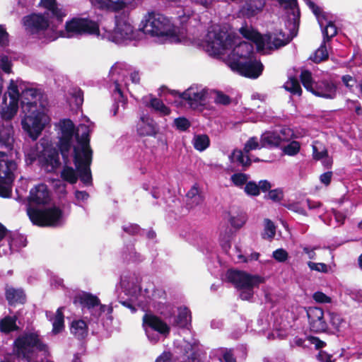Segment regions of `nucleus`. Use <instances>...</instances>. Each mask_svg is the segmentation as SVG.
Here are the masks:
<instances>
[{"mask_svg": "<svg viewBox=\"0 0 362 362\" xmlns=\"http://www.w3.org/2000/svg\"><path fill=\"white\" fill-rule=\"evenodd\" d=\"M328 58V52L324 41L320 47L315 51L310 59L315 63H320Z\"/></svg>", "mask_w": 362, "mask_h": 362, "instance_id": "79ce46f5", "label": "nucleus"}, {"mask_svg": "<svg viewBox=\"0 0 362 362\" xmlns=\"http://www.w3.org/2000/svg\"><path fill=\"white\" fill-rule=\"evenodd\" d=\"M284 88L286 90L293 94L300 95L302 89L298 81L295 78H290L284 84Z\"/></svg>", "mask_w": 362, "mask_h": 362, "instance_id": "37998d69", "label": "nucleus"}, {"mask_svg": "<svg viewBox=\"0 0 362 362\" xmlns=\"http://www.w3.org/2000/svg\"><path fill=\"white\" fill-rule=\"evenodd\" d=\"M298 16L296 15L295 11H293L292 22L289 23V30L291 37L279 32V33H272L262 35L252 28L247 26L243 27L240 29V33L247 40L253 42L259 51L264 53L268 51L278 49L287 45L291 39L296 35V28L298 26Z\"/></svg>", "mask_w": 362, "mask_h": 362, "instance_id": "7ed1b4c3", "label": "nucleus"}, {"mask_svg": "<svg viewBox=\"0 0 362 362\" xmlns=\"http://www.w3.org/2000/svg\"><path fill=\"white\" fill-rule=\"evenodd\" d=\"M282 192L279 189L270 190L267 194V197L274 202L280 201L282 199Z\"/></svg>", "mask_w": 362, "mask_h": 362, "instance_id": "0e129e2a", "label": "nucleus"}, {"mask_svg": "<svg viewBox=\"0 0 362 362\" xmlns=\"http://www.w3.org/2000/svg\"><path fill=\"white\" fill-rule=\"evenodd\" d=\"M100 30L101 35L99 38L105 39L116 44H122L136 40L137 37V31L134 30L131 22L126 18L117 19L113 31H107L105 29Z\"/></svg>", "mask_w": 362, "mask_h": 362, "instance_id": "9b49d317", "label": "nucleus"}, {"mask_svg": "<svg viewBox=\"0 0 362 362\" xmlns=\"http://www.w3.org/2000/svg\"><path fill=\"white\" fill-rule=\"evenodd\" d=\"M59 148L64 160L69 159L73 149L74 163L81 182L89 185L92 183L90 165L92 161V150L89 145V127L80 124L75 132L71 120L64 119L59 122Z\"/></svg>", "mask_w": 362, "mask_h": 362, "instance_id": "f03ea898", "label": "nucleus"}, {"mask_svg": "<svg viewBox=\"0 0 362 362\" xmlns=\"http://www.w3.org/2000/svg\"><path fill=\"white\" fill-rule=\"evenodd\" d=\"M247 179V175L244 173H235L231 176L233 183L238 187L245 185Z\"/></svg>", "mask_w": 362, "mask_h": 362, "instance_id": "864d4df0", "label": "nucleus"}, {"mask_svg": "<svg viewBox=\"0 0 362 362\" xmlns=\"http://www.w3.org/2000/svg\"><path fill=\"white\" fill-rule=\"evenodd\" d=\"M175 354L180 362H199L197 354V344L183 340L176 346Z\"/></svg>", "mask_w": 362, "mask_h": 362, "instance_id": "412c9836", "label": "nucleus"}, {"mask_svg": "<svg viewBox=\"0 0 362 362\" xmlns=\"http://www.w3.org/2000/svg\"><path fill=\"white\" fill-rule=\"evenodd\" d=\"M341 81L344 86L350 90H352L354 87L356 85L357 80L350 75H344L341 77Z\"/></svg>", "mask_w": 362, "mask_h": 362, "instance_id": "bf43d9fd", "label": "nucleus"}, {"mask_svg": "<svg viewBox=\"0 0 362 362\" xmlns=\"http://www.w3.org/2000/svg\"><path fill=\"white\" fill-rule=\"evenodd\" d=\"M192 144L196 150L203 151L209 146L210 140L206 134H197L193 137Z\"/></svg>", "mask_w": 362, "mask_h": 362, "instance_id": "e433bc0d", "label": "nucleus"}, {"mask_svg": "<svg viewBox=\"0 0 362 362\" xmlns=\"http://www.w3.org/2000/svg\"><path fill=\"white\" fill-rule=\"evenodd\" d=\"M264 5L265 0H247L241 9V13L247 18L253 17L262 12Z\"/></svg>", "mask_w": 362, "mask_h": 362, "instance_id": "cd10ccee", "label": "nucleus"}, {"mask_svg": "<svg viewBox=\"0 0 362 362\" xmlns=\"http://www.w3.org/2000/svg\"><path fill=\"white\" fill-rule=\"evenodd\" d=\"M27 214L32 223L39 226H59L63 221L62 211L55 206L43 211L28 207Z\"/></svg>", "mask_w": 362, "mask_h": 362, "instance_id": "f8f14e48", "label": "nucleus"}, {"mask_svg": "<svg viewBox=\"0 0 362 362\" xmlns=\"http://www.w3.org/2000/svg\"><path fill=\"white\" fill-rule=\"evenodd\" d=\"M84 35H90L100 37L101 30L98 24L90 19L74 18L65 23L64 30L59 32V37L66 38L78 37Z\"/></svg>", "mask_w": 362, "mask_h": 362, "instance_id": "9d476101", "label": "nucleus"}, {"mask_svg": "<svg viewBox=\"0 0 362 362\" xmlns=\"http://www.w3.org/2000/svg\"><path fill=\"white\" fill-rule=\"evenodd\" d=\"M313 158L315 160H320L326 168L331 167L332 159L328 155L327 150L325 145L317 141H315L312 145Z\"/></svg>", "mask_w": 362, "mask_h": 362, "instance_id": "bb28decb", "label": "nucleus"}, {"mask_svg": "<svg viewBox=\"0 0 362 362\" xmlns=\"http://www.w3.org/2000/svg\"><path fill=\"white\" fill-rule=\"evenodd\" d=\"M42 352L46 357L48 355V349L42 341L37 332L28 331L21 334L13 343V354L18 358L25 360L26 362H38L35 360V352ZM41 362H52L48 360Z\"/></svg>", "mask_w": 362, "mask_h": 362, "instance_id": "20e7f679", "label": "nucleus"}, {"mask_svg": "<svg viewBox=\"0 0 362 362\" xmlns=\"http://www.w3.org/2000/svg\"><path fill=\"white\" fill-rule=\"evenodd\" d=\"M307 316L312 331L321 332L327 329V323L324 317V311L322 308L317 307L308 308Z\"/></svg>", "mask_w": 362, "mask_h": 362, "instance_id": "4be33fe9", "label": "nucleus"}, {"mask_svg": "<svg viewBox=\"0 0 362 362\" xmlns=\"http://www.w3.org/2000/svg\"><path fill=\"white\" fill-rule=\"evenodd\" d=\"M63 309V307L59 308L54 318L50 320L52 321V332L54 334L60 332L64 329V315L62 312Z\"/></svg>", "mask_w": 362, "mask_h": 362, "instance_id": "58836bf2", "label": "nucleus"}, {"mask_svg": "<svg viewBox=\"0 0 362 362\" xmlns=\"http://www.w3.org/2000/svg\"><path fill=\"white\" fill-rule=\"evenodd\" d=\"M214 101L216 103L218 104H222V105H227L230 103V98L228 95L220 93V92H216L215 93V97H214Z\"/></svg>", "mask_w": 362, "mask_h": 362, "instance_id": "680f3d73", "label": "nucleus"}, {"mask_svg": "<svg viewBox=\"0 0 362 362\" xmlns=\"http://www.w3.org/2000/svg\"><path fill=\"white\" fill-rule=\"evenodd\" d=\"M228 219L233 227L240 228L246 223L247 215L242 211L230 210L228 212Z\"/></svg>", "mask_w": 362, "mask_h": 362, "instance_id": "473e14b6", "label": "nucleus"}, {"mask_svg": "<svg viewBox=\"0 0 362 362\" xmlns=\"http://www.w3.org/2000/svg\"><path fill=\"white\" fill-rule=\"evenodd\" d=\"M23 112L25 115L21 122L22 129L30 138L35 141L41 135L46 126L49 124L50 118L46 114L45 108Z\"/></svg>", "mask_w": 362, "mask_h": 362, "instance_id": "1a4fd4ad", "label": "nucleus"}, {"mask_svg": "<svg viewBox=\"0 0 362 362\" xmlns=\"http://www.w3.org/2000/svg\"><path fill=\"white\" fill-rule=\"evenodd\" d=\"M11 59L6 55L0 56V68L7 74L11 73Z\"/></svg>", "mask_w": 362, "mask_h": 362, "instance_id": "5fc2aeb1", "label": "nucleus"}, {"mask_svg": "<svg viewBox=\"0 0 362 362\" xmlns=\"http://www.w3.org/2000/svg\"><path fill=\"white\" fill-rule=\"evenodd\" d=\"M172 356L169 352H164L156 361V362H171Z\"/></svg>", "mask_w": 362, "mask_h": 362, "instance_id": "774afa93", "label": "nucleus"}, {"mask_svg": "<svg viewBox=\"0 0 362 362\" xmlns=\"http://www.w3.org/2000/svg\"><path fill=\"white\" fill-rule=\"evenodd\" d=\"M305 1L307 5L313 11V13L316 16L318 23L320 24V26L322 28L325 27V28L322 30V33L324 36V44H326L327 41H328L330 38H332L337 34V28L332 23L331 18L329 16V14L321 11L320 8L315 5V3L313 2L312 1Z\"/></svg>", "mask_w": 362, "mask_h": 362, "instance_id": "6ab92c4d", "label": "nucleus"}, {"mask_svg": "<svg viewBox=\"0 0 362 362\" xmlns=\"http://www.w3.org/2000/svg\"><path fill=\"white\" fill-rule=\"evenodd\" d=\"M110 80L113 81L115 91L122 95V88L129 89L130 83L138 85L141 77L138 70L131 66L122 63L115 64L110 71Z\"/></svg>", "mask_w": 362, "mask_h": 362, "instance_id": "6e6552de", "label": "nucleus"}, {"mask_svg": "<svg viewBox=\"0 0 362 362\" xmlns=\"http://www.w3.org/2000/svg\"><path fill=\"white\" fill-rule=\"evenodd\" d=\"M191 322L190 312L187 308H178V313L175 317L174 325L180 327H187Z\"/></svg>", "mask_w": 362, "mask_h": 362, "instance_id": "72a5a7b5", "label": "nucleus"}, {"mask_svg": "<svg viewBox=\"0 0 362 362\" xmlns=\"http://www.w3.org/2000/svg\"><path fill=\"white\" fill-rule=\"evenodd\" d=\"M91 4L100 9L117 11L123 9L130 0H89Z\"/></svg>", "mask_w": 362, "mask_h": 362, "instance_id": "a878e982", "label": "nucleus"}, {"mask_svg": "<svg viewBox=\"0 0 362 362\" xmlns=\"http://www.w3.org/2000/svg\"><path fill=\"white\" fill-rule=\"evenodd\" d=\"M264 146H262V141H259L257 137L250 138L245 144L244 153L248 154L251 151L260 149Z\"/></svg>", "mask_w": 362, "mask_h": 362, "instance_id": "de8ad7c7", "label": "nucleus"}, {"mask_svg": "<svg viewBox=\"0 0 362 362\" xmlns=\"http://www.w3.org/2000/svg\"><path fill=\"white\" fill-rule=\"evenodd\" d=\"M40 6L47 9L49 15L56 17L59 21L66 15L65 11L59 8L56 0H40Z\"/></svg>", "mask_w": 362, "mask_h": 362, "instance_id": "c85d7f7f", "label": "nucleus"}, {"mask_svg": "<svg viewBox=\"0 0 362 362\" xmlns=\"http://www.w3.org/2000/svg\"><path fill=\"white\" fill-rule=\"evenodd\" d=\"M230 158L233 162H238L243 166L250 165L252 161H264V160H260L257 158H252L249 154L245 156L242 151L237 149L233 151L231 156H230Z\"/></svg>", "mask_w": 362, "mask_h": 362, "instance_id": "2f4dec72", "label": "nucleus"}, {"mask_svg": "<svg viewBox=\"0 0 362 362\" xmlns=\"http://www.w3.org/2000/svg\"><path fill=\"white\" fill-rule=\"evenodd\" d=\"M12 141L11 129H8L5 134L0 133V142L3 144L10 145Z\"/></svg>", "mask_w": 362, "mask_h": 362, "instance_id": "69168bd1", "label": "nucleus"}, {"mask_svg": "<svg viewBox=\"0 0 362 362\" xmlns=\"http://www.w3.org/2000/svg\"><path fill=\"white\" fill-rule=\"evenodd\" d=\"M308 266L311 270L322 273H327L328 272L327 265L325 263H315L313 262H308Z\"/></svg>", "mask_w": 362, "mask_h": 362, "instance_id": "13d9d810", "label": "nucleus"}, {"mask_svg": "<svg viewBox=\"0 0 362 362\" xmlns=\"http://www.w3.org/2000/svg\"><path fill=\"white\" fill-rule=\"evenodd\" d=\"M25 31L40 39L52 41L59 37L57 26L51 20L48 12L45 13H33L22 19Z\"/></svg>", "mask_w": 362, "mask_h": 362, "instance_id": "39448f33", "label": "nucleus"}, {"mask_svg": "<svg viewBox=\"0 0 362 362\" xmlns=\"http://www.w3.org/2000/svg\"><path fill=\"white\" fill-rule=\"evenodd\" d=\"M140 30L151 36H171L174 33L173 25L165 16L156 13H146L140 24Z\"/></svg>", "mask_w": 362, "mask_h": 362, "instance_id": "423d86ee", "label": "nucleus"}, {"mask_svg": "<svg viewBox=\"0 0 362 362\" xmlns=\"http://www.w3.org/2000/svg\"><path fill=\"white\" fill-rule=\"evenodd\" d=\"M208 94V90L204 87L194 84L184 91L180 97L192 109L197 110L205 105Z\"/></svg>", "mask_w": 362, "mask_h": 362, "instance_id": "a211bd4d", "label": "nucleus"}, {"mask_svg": "<svg viewBox=\"0 0 362 362\" xmlns=\"http://www.w3.org/2000/svg\"><path fill=\"white\" fill-rule=\"evenodd\" d=\"M220 360L224 362H236L235 358L234 357L232 351L228 350L227 349H220L218 351Z\"/></svg>", "mask_w": 362, "mask_h": 362, "instance_id": "8fccbe9b", "label": "nucleus"}, {"mask_svg": "<svg viewBox=\"0 0 362 362\" xmlns=\"http://www.w3.org/2000/svg\"><path fill=\"white\" fill-rule=\"evenodd\" d=\"M314 95L327 99H334L337 94V86L332 81L324 80L315 84Z\"/></svg>", "mask_w": 362, "mask_h": 362, "instance_id": "5701e85b", "label": "nucleus"}, {"mask_svg": "<svg viewBox=\"0 0 362 362\" xmlns=\"http://www.w3.org/2000/svg\"><path fill=\"white\" fill-rule=\"evenodd\" d=\"M121 285L127 295H129L132 299H136L141 293L140 287L134 278H131L130 279H122L121 280Z\"/></svg>", "mask_w": 362, "mask_h": 362, "instance_id": "c756f323", "label": "nucleus"}, {"mask_svg": "<svg viewBox=\"0 0 362 362\" xmlns=\"http://www.w3.org/2000/svg\"><path fill=\"white\" fill-rule=\"evenodd\" d=\"M300 80L303 86L310 92H313L315 84L313 81L312 74L309 71H302L300 74Z\"/></svg>", "mask_w": 362, "mask_h": 362, "instance_id": "a18cd8bd", "label": "nucleus"}, {"mask_svg": "<svg viewBox=\"0 0 362 362\" xmlns=\"http://www.w3.org/2000/svg\"><path fill=\"white\" fill-rule=\"evenodd\" d=\"M80 303L86 306L93 315L100 317L103 314L107 319L112 320V308L100 304L99 299L90 293H82L78 296Z\"/></svg>", "mask_w": 362, "mask_h": 362, "instance_id": "aec40b11", "label": "nucleus"}, {"mask_svg": "<svg viewBox=\"0 0 362 362\" xmlns=\"http://www.w3.org/2000/svg\"><path fill=\"white\" fill-rule=\"evenodd\" d=\"M329 322L332 325V327L337 330L339 331L341 328H343L346 325L345 320L342 318V317L336 313H329Z\"/></svg>", "mask_w": 362, "mask_h": 362, "instance_id": "c03bdc74", "label": "nucleus"}, {"mask_svg": "<svg viewBox=\"0 0 362 362\" xmlns=\"http://www.w3.org/2000/svg\"><path fill=\"white\" fill-rule=\"evenodd\" d=\"M30 200L38 205L47 204L50 200V197L47 185L40 184L33 188L30 192Z\"/></svg>", "mask_w": 362, "mask_h": 362, "instance_id": "393cba45", "label": "nucleus"}, {"mask_svg": "<svg viewBox=\"0 0 362 362\" xmlns=\"http://www.w3.org/2000/svg\"><path fill=\"white\" fill-rule=\"evenodd\" d=\"M71 95L73 98H74L76 105L78 107L81 105L83 101L82 91L80 89H74Z\"/></svg>", "mask_w": 362, "mask_h": 362, "instance_id": "e2e57ef3", "label": "nucleus"}, {"mask_svg": "<svg viewBox=\"0 0 362 362\" xmlns=\"http://www.w3.org/2000/svg\"><path fill=\"white\" fill-rule=\"evenodd\" d=\"M174 124L180 131H186L190 127L189 121L185 117H178L174 119Z\"/></svg>", "mask_w": 362, "mask_h": 362, "instance_id": "3c124183", "label": "nucleus"}, {"mask_svg": "<svg viewBox=\"0 0 362 362\" xmlns=\"http://www.w3.org/2000/svg\"><path fill=\"white\" fill-rule=\"evenodd\" d=\"M300 149V144L299 142L293 141L283 148L284 154L293 156L298 153Z\"/></svg>", "mask_w": 362, "mask_h": 362, "instance_id": "09e8293b", "label": "nucleus"}, {"mask_svg": "<svg viewBox=\"0 0 362 362\" xmlns=\"http://www.w3.org/2000/svg\"><path fill=\"white\" fill-rule=\"evenodd\" d=\"M206 41L211 54L224 55L232 49L226 63L233 71L252 78H257L262 74L263 65L255 57L251 43L216 29L208 32Z\"/></svg>", "mask_w": 362, "mask_h": 362, "instance_id": "f257e3e1", "label": "nucleus"}, {"mask_svg": "<svg viewBox=\"0 0 362 362\" xmlns=\"http://www.w3.org/2000/svg\"><path fill=\"white\" fill-rule=\"evenodd\" d=\"M6 299L10 304L16 303H23L25 300V294L22 290L13 288H8L6 293Z\"/></svg>", "mask_w": 362, "mask_h": 362, "instance_id": "c9c22d12", "label": "nucleus"}, {"mask_svg": "<svg viewBox=\"0 0 362 362\" xmlns=\"http://www.w3.org/2000/svg\"><path fill=\"white\" fill-rule=\"evenodd\" d=\"M71 332L77 338L83 339L88 333V327L85 321L78 320L72 322Z\"/></svg>", "mask_w": 362, "mask_h": 362, "instance_id": "f704fd0d", "label": "nucleus"}, {"mask_svg": "<svg viewBox=\"0 0 362 362\" xmlns=\"http://www.w3.org/2000/svg\"><path fill=\"white\" fill-rule=\"evenodd\" d=\"M186 197V203L189 208H194L201 204L204 201V197L197 185L191 187L187 193Z\"/></svg>", "mask_w": 362, "mask_h": 362, "instance_id": "7c9ffc66", "label": "nucleus"}, {"mask_svg": "<svg viewBox=\"0 0 362 362\" xmlns=\"http://www.w3.org/2000/svg\"><path fill=\"white\" fill-rule=\"evenodd\" d=\"M272 257L279 262H284L288 258V253L282 248H279L273 252Z\"/></svg>", "mask_w": 362, "mask_h": 362, "instance_id": "603ef678", "label": "nucleus"}, {"mask_svg": "<svg viewBox=\"0 0 362 362\" xmlns=\"http://www.w3.org/2000/svg\"><path fill=\"white\" fill-rule=\"evenodd\" d=\"M293 132L288 127L279 130L268 131L261 135L262 146L264 147H277L290 141L293 137Z\"/></svg>", "mask_w": 362, "mask_h": 362, "instance_id": "f3484780", "label": "nucleus"}, {"mask_svg": "<svg viewBox=\"0 0 362 362\" xmlns=\"http://www.w3.org/2000/svg\"><path fill=\"white\" fill-rule=\"evenodd\" d=\"M16 85H21L17 88V97L21 102L23 111H30L38 108H45V105L41 102L40 93L30 87L28 83L21 79L13 80Z\"/></svg>", "mask_w": 362, "mask_h": 362, "instance_id": "ddd939ff", "label": "nucleus"}, {"mask_svg": "<svg viewBox=\"0 0 362 362\" xmlns=\"http://www.w3.org/2000/svg\"><path fill=\"white\" fill-rule=\"evenodd\" d=\"M158 125L148 115L142 114L136 122V131L140 136H154L158 132Z\"/></svg>", "mask_w": 362, "mask_h": 362, "instance_id": "b1692460", "label": "nucleus"}, {"mask_svg": "<svg viewBox=\"0 0 362 362\" xmlns=\"http://www.w3.org/2000/svg\"><path fill=\"white\" fill-rule=\"evenodd\" d=\"M150 105L160 115H168L170 113L169 107L158 98H152L150 101Z\"/></svg>", "mask_w": 362, "mask_h": 362, "instance_id": "a19ab883", "label": "nucleus"}, {"mask_svg": "<svg viewBox=\"0 0 362 362\" xmlns=\"http://www.w3.org/2000/svg\"><path fill=\"white\" fill-rule=\"evenodd\" d=\"M313 298L319 303H330L332 302V298L321 291L314 293Z\"/></svg>", "mask_w": 362, "mask_h": 362, "instance_id": "4d7b16f0", "label": "nucleus"}, {"mask_svg": "<svg viewBox=\"0 0 362 362\" xmlns=\"http://www.w3.org/2000/svg\"><path fill=\"white\" fill-rule=\"evenodd\" d=\"M17 329L16 317L7 316L0 320V330L2 332L8 333Z\"/></svg>", "mask_w": 362, "mask_h": 362, "instance_id": "4c0bfd02", "label": "nucleus"}, {"mask_svg": "<svg viewBox=\"0 0 362 362\" xmlns=\"http://www.w3.org/2000/svg\"><path fill=\"white\" fill-rule=\"evenodd\" d=\"M16 163L9 160L6 156L0 152V196L9 197L11 194L12 182L14 180V171Z\"/></svg>", "mask_w": 362, "mask_h": 362, "instance_id": "4468645a", "label": "nucleus"}, {"mask_svg": "<svg viewBox=\"0 0 362 362\" xmlns=\"http://www.w3.org/2000/svg\"><path fill=\"white\" fill-rule=\"evenodd\" d=\"M62 177L71 184L76 183L78 180V174L71 167H65L62 172Z\"/></svg>", "mask_w": 362, "mask_h": 362, "instance_id": "49530a36", "label": "nucleus"}, {"mask_svg": "<svg viewBox=\"0 0 362 362\" xmlns=\"http://www.w3.org/2000/svg\"><path fill=\"white\" fill-rule=\"evenodd\" d=\"M47 163L51 166L52 169L57 168L59 165L58 153L54 151L50 155H48Z\"/></svg>", "mask_w": 362, "mask_h": 362, "instance_id": "052dcab7", "label": "nucleus"}, {"mask_svg": "<svg viewBox=\"0 0 362 362\" xmlns=\"http://www.w3.org/2000/svg\"><path fill=\"white\" fill-rule=\"evenodd\" d=\"M276 235V226L269 219L266 218L264 221V231L262 236L265 240H272Z\"/></svg>", "mask_w": 362, "mask_h": 362, "instance_id": "ea45409f", "label": "nucleus"}, {"mask_svg": "<svg viewBox=\"0 0 362 362\" xmlns=\"http://www.w3.org/2000/svg\"><path fill=\"white\" fill-rule=\"evenodd\" d=\"M21 85H18V87ZM18 85L11 80L0 106V117L5 121H11L18 113L19 100L17 97Z\"/></svg>", "mask_w": 362, "mask_h": 362, "instance_id": "2eb2a0df", "label": "nucleus"}, {"mask_svg": "<svg viewBox=\"0 0 362 362\" xmlns=\"http://www.w3.org/2000/svg\"><path fill=\"white\" fill-rule=\"evenodd\" d=\"M143 327L148 339L153 344L159 341L160 334L166 336L170 332V327L165 322L151 314L144 315Z\"/></svg>", "mask_w": 362, "mask_h": 362, "instance_id": "dca6fc26", "label": "nucleus"}, {"mask_svg": "<svg viewBox=\"0 0 362 362\" xmlns=\"http://www.w3.org/2000/svg\"><path fill=\"white\" fill-rule=\"evenodd\" d=\"M226 278L238 289L239 296L244 300H250L254 294V288L264 281L263 278L259 276L236 270L228 271Z\"/></svg>", "mask_w": 362, "mask_h": 362, "instance_id": "0eeeda50", "label": "nucleus"}, {"mask_svg": "<svg viewBox=\"0 0 362 362\" xmlns=\"http://www.w3.org/2000/svg\"><path fill=\"white\" fill-rule=\"evenodd\" d=\"M245 192L249 195L257 196L259 193V187L255 182H249L246 183Z\"/></svg>", "mask_w": 362, "mask_h": 362, "instance_id": "6e6d98bb", "label": "nucleus"}, {"mask_svg": "<svg viewBox=\"0 0 362 362\" xmlns=\"http://www.w3.org/2000/svg\"><path fill=\"white\" fill-rule=\"evenodd\" d=\"M287 208L298 214L306 215L305 211L297 203L289 204L287 205Z\"/></svg>", "mask_w": 362, "mask_h": 362, "instance_id": "338daca9", "label": "nucleus"}]
</instances>
